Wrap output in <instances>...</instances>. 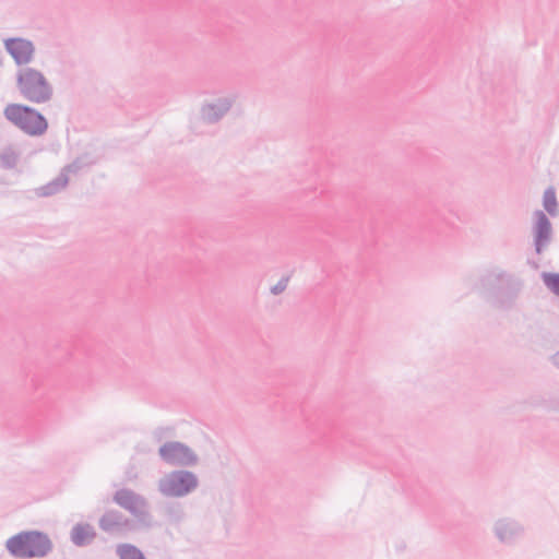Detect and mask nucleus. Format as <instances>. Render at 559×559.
<instances>
[{
    "label": "nucleus",
    "instance_id": "7",
    "mask_svg": "<svg viewBox=\"0 0 559 559\" xmlns=\"http://www.w3.org/2000/svg\"><path fill=\"white\" fill-rule=\"evenodd\" d=\"M160 460L170 466L191 467L199 463L198 454L186 443L167 441L158 449Z\"/></svg>",
    "mask_w": 559,
    "mask_h": 559
},
{
    "label": "nucleus",
    "instance_id": "4",
    "mask_svg": "<svg viewBox=\"0 0 559 559\" xmlns=\"http://www.w3.org/2000/svg\"><path fill=\"white\" fill-rule=\"evenodd\" d=\"M3 116L9 122L31 136H40L48 130L46 117L27 105L9 104L3 110Z\"/></svg>",
    "mask_w": 559,
    "mask_h": 559
},
{
    "label": "nucleus",
    "instance_id": "18",
    "mask_svg": "<svg viewBox=\"0 0 559 559\" xmlns=\"http://www.w3.org/2000/svg\"><path fill=\"white\" fill-rule=\"evenodd\" d=\"M543 205L549 215L557 216L558 202H557L556 190L554 187H549L545 190L544 195H543Z\"/></svg>",
    "mask_w": 559,
    "mask_h": 559
},
{
    "label": "nucleus",
    "instance_id": "1",
    "mask_svg": "<svg viewBox=\"0 0 559 559\" xmlns=\"http://www.w3.org/2000/svg\"><path fill=\"white\" fill-rule=\"evenodd\" d=\"M480 285L489 301L498 309L510 310L522 289V281L500 267L488 270L480 277Z\"/></svg>",
    "mask_w": 559,
    "mask_h": 559
},
{
    "label": "nucleus",
    "instance_id": "3",
    "mask_svg": "<svg viewBox=\"0 0 559 559\" xmlns=\"http://www.w3.org/2000/svg\"><path fill=\"white\" fill-rule=\"evenodd\" d=\"M16 87L26 100L34 104L48 103L53 96V87L44 73L31 67L16 72Z\"/></svg>",
    "mask_w": 559,
    "mask_h": 559
},
{
    "label": "nucleus",
    "instance_id": "6",
    "mask_svg": "<svg viewBox=\"0 0 559 559\" xmlns=\"http://www.w3.org/2000/svg\"><path fill=\"white\" fill-rule=\"evenodd\" d=\"M199 487L195 473L180 468L175 469L158 479L157 488L167 498H182L192 493Z\"/></svg>",
    "mask_w": 559,
    "mask_h": 559
},
{
    "label": "nucleus",
    "instance_id": "20",
    "mask_svg": "<svg viewBox=\"0 0 559 559\" xmlns=\"http://www.w3.org/2000/svg\"><path fill=\"white\" fill-rule=\"evenodd\" d=\"M17 154L11 148H7L0 154V166L4 169L14 168L17 164Z\"/></svg>",
    "mask_w": 559,
    "mask_h": 559
},
{
    "label": "nucleus",
    "instance_id": "12",
    "mask_svg": "<svg viewBox=\"0 0 559 559\" xmlns=\"http://www.w3.org/2000/svg\"><path fill=\"white\" fill-rule=\"evenodd\" d=\"M536 222L534 225V246L536 253H542L549 243L551 237V223L543 211L535 212Z\"/></svg>",
    "mask_w": 559,
    "mask_h": 559
},
{
    "label": "nucleus",
    "instance_id": "16",
    "mask_svg": "<svg viewBox=\"0 0 559 559\" xmlns=\"http://www.w3.org/2000/svg\"><path fill=\"white\" fill-rule=\"evenodd\" d=\"M163 512L167 521L171 524H179L186 518L185 509L178 501L165 503Z\"/></svg>",
    "mask_w": 559,
    "mask_h": 559
},
{
    "label": "nucleus",
    "instance_id": "5",
    "mask_svg": "<svg viewBox=\"0 0 559 559\" xmlns=\"http://www.w3.org/2000/svg\"><path fill=\"white\" fill-rule=\"evenodd\" d=\"M3 116L9 122L31 136H40L48 130L46 117L27 105L9 104L3 110Z\"/></svg>",
    "mask_w": 559,
    "mask_h": 559
},
{
    "label": "nucleus",
    "instance_id": "2",
    "mask_svg": "<svg viewBox=\"0 0 559 559\" xmlns=\"http://www.w3.org/2000/svg\"><path fill=\"white\" fill-rule=\"evenodd\" d=\"M7 550L14 558H43L52 550L49 536L40 531H23L10 537Z\"/></svg>",
    "mask_w": 559,
    "mask_h": 559
},
{
    "label": "nucleus",
    "instance_id": "24",
    "mask_svg": "<svg viewBox=\"0 0 559 559\" xmlns=\"http://www.w3.org/2000/svg\"><path fill=\"white\" fill-rule=\"evenodd\" d=\"M548 361L550 362V365L557 370L559 371V350L555 352L554 354H551L549 357H548Z\"/></svg>",
    "mask_w": 559,
    "mask_h": 559
},
{
    "label": "nucleus",
    "instance_id": "13",
    "mask_svg": "<svg viewBox=\"0 0 559 559\" xmlns=\"http://www.w3.org/2000/svg\"><path fill=\"white\" fill-rule=\"evenodd\" d=\"M493 532L501 543L511 544L522 536L524 528L518 521L503 518L495 523Z\"/></svg>",
    "mask_w": 559,
    "mask_h": 559
},
{
    "label": "nucleus",
    "instance_id": "19",
    "mask_svg": "<svg viewBox=\"0 0 559 559\" xmlns=\"http://www.w3.org/2000/svg\"><path fill=\"white\" fill-rule=\"evenodd\" d=\"M542 280L544 285L556 296H559V273L543 272Z\"/></svg>",
    "mask_w": 559,
    "mask_h": 559
},
{
    "label": "nucleus",
    "instance_id": "22",
    "mask_svg": "<svg viewBox=\"0 0 559 559\" xmlns=\"http://www.w3.org/2000/svg\"><path fill=\"white\" fill-rule=\"evenodd\" d=\"M173 435V429L167 427H157L152 432V438L156 442H162L165 438Z\"/></svg>",
    "mask_w": 559,
    "mask_h": 559
},
{
    "label": "nucleus",
    "instance_id": "11",
    "mask_svg": "<svg viewBox=\"0 0 559 559\" xmlns=\"http://www.w3.org/2000/svg\"><path fill=\"white\" fill-rule=\"evenodd\" d=\"M131 520L118 510H107L98 520L99 528L107 534H119L131 528Z\"/></svg>",
    "mask_w": 559,
    "mask_h": 559
},
{
    "label": "nucleus",
    "instance_id": "15",
    "mask_svg": "<svg viewBox=\"0 0 559 559\" xmlns=\"http://www.w3.org/2000/svg\"><path fill=\"white\" fill-rule=\"evenodd\" d=\"M69 177L67 176L66 171H60V174L55 179L37 188L35 193L39 198H48L62 191L67 187Z\"/></svg>",
    "mask_w": 559,
    "mask_h": 559
},
{
    "label": "nucleus",
    "instance_id": "9",
    "mask_svg": "<svg viewBox=\"0 0 559 559\" xmlns=\"http://www.w3.org/2000/svg\"><path fill=\"white\" fill-rule=\"evenodd\" d=\"M237 95L228 94L205 102L200 108L201 120L206 124L219 122L233 108Z\"/></svg>",
    "mask_w": 559,
    "mask_h": 559
},
{
    "label": "nucleus",
    "instance_id": "21",
    "mask_svg": "<svg viewBox=\"0 0 559 559\" xmlns=\"http://www.w3.org/2000/svg\"><path fill=\"white\" fill-rule=\"evenodd\" d=\"M91 163H87L83 159V157H78L72 163L68 164L62 168L61 171H66V174H78L80 173L84 167L88 166Z\"/></svg>",
    "mask_w": 559,
    "mask_h": 559
},
{
    "label": "nucleus",
    "instance_id": "23",
    "mask_svg": "<svg viewBox=\"0 0 559 559\" xmlns=\"http://www.w3.org/2000/svg\"><path fill=\"white\" fill-rule=\"evenodd\" d=\"M289 282V276H283L274 286L271 287V293L273 295H280L282 294Z\"/></svg>",
    "mask_w": 559,
    "mask_h": 559
},
{
    "label": "nucleus",
    "instance_id": "10",
    "mask_svg": "<svg viewBox=\"0 0 559 559\" xmlns=\"http://www.w3.org/2000/svg\"><path fill=\"white\" fill-rule=\"evenodd\" d=\"M7 52L12 57L17 67L27 66L35 56V45L23 37H9L3 40Z\"/></svg>",
    "mask_w": 559,
    "mask_h": 559
},
{
    "label": "nucleus",
    "instance_id": "8",
    "mask_svg": "<svg viewBox=\"0 0 559 559\" xmlns=\"http://www.w3.org/2000/svg\"><path fill=\"white\" fill-rule=\"evenodd\" d=\"M112 501L141 523H146L151 519L146 498L132 489L117 490L112 496Z\"/></svg>",
    "mask_w": 559,
    "mask_h": 559
},
{
    "label": "nucleus",
    "instance_id": "14",
    "mask_svg": "<svg viewBox=\"0 0 559 559\" xmlns=\"http://www.w3.org/2000/svg\"><path fill=\"white\" fill-rule=\"evenodd\" d=\"M97 533L90 523H76L70 532V539L76 547H86L96 538Z\"/></svg>",
    "mask_w": 559,
    "mask_h": 559
},
{
    "label": "nucleus",
    "instance_id": "17",
    "mask_svg": "<svg viewBox=\"0 0 559 559\" xmlns=\"http://www.w3.org/2000/svg\"><path fill=\"white\" fill-rule=\"evenodd\" d=\"M119 559H146L144 554L132 544H119L116 548Z\"/></svg>",
    "mask_w": 559,
    "mask_h": 559
}]
</instances>
